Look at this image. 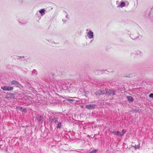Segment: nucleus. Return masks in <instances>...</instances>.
I'll use <instances>...</instances> for the list:
<instances>
[{
	"label": "nucleus",
	"instance_id": "21",
	"mask_svg": "<svg viewBox=\"0 0 153 153\" xmlns=\"http://www.w3.org/2000/svg\"><path fill=\"white\" fill-rule=\"evenodd\" d=\"M67 20V19H66L65 18L63 19H62V21L63 22H65Z\"/></svg>",
	"mask_w": 153,
	"mask_h": 153
},
{
	"label": "nucleus",
	"instance_id": "10",
	"mask_svg": "<svg viewBox=\"0 0 153 153\" xmlns=\"http://www.w3.org/2000/svg\"><path fill=\"white\" fill-rule=\"evenodd\" d=\"M127 98L128 100L130 101L131 102H132L133 101V98L130 96H128L127 97Z\"/></svg>",
	"mask_w": 153,
	"mask_h": 153
},
{
	"label": "nucleus",
	"instance_id": "22",
	"mask_svg": "<svg viewBox=\"0 0 153 153\" xmlns=\"http://www.w3.org/2000/svg\"><path fill=\"white\" fill-rule=\"evenodd\" d=\"M20 58L21 59V58H24V56H19Z\"/></svg>",
	"mask_w": 153,
	"mask_h": 153
},
{
	"label": "nucleus",
	"instance_id": "19",
	"mask_svg": "<svg viewBox=\"0 0 153 153\" xmlns=\"http://www.w3.org/2000/svg\"><path fill=\"white\" fill-rule=\"evenodd\" d=\"M36 71L35 70H33L32 71V73L33 74H36Z\"/></svg>",
	"mask_w": 153,
	"mask_h": 153
},
{
	"label": "nucleus",
	"instance_id": "3",
	"mask_svg": "<svg viewBox=\"0 0 153 153\" xmlns=\"http://www.w3.org/2000/svg\"><path fill=\"white\" fill-rule=\"evenodd\" d=\"M115 91L114 90H108V89L107 90V93H106V94L108 96H113L116 94Z\"/></svg>",
	"mask_w": 153,
	"mask_h": 153
},
{
	"label": "nucleus",
	"instance_id": "11",
	"mask_svg": "<svg viewBox=\"0 0 153 153\" xmlns=\"http://www.w3.org/2000/svg\"><path fill=\"white\" fill-rule=\"evenodd\" d=\"M11 83L12 84L15 85H19L17 81L14 80L12 81H11Z\"/></svg>",
	"mask_w": 153,
	"mask_h": 153
},
{
	"label": "nucleus",
	"instance_id": "15",
	"mask_svg": "<svg viewBox=\"0 0 153 153\" xmlns=\"http://www.w3.org/2000/svg\"><path fill=\"white\" fill-rule=\"evenodd\" d=\"M20 110L22 112H26L27 111V110L25 109L22 108H21Z\"/></svg>",
	"mask_w": 153,
	"mask_h": 153
},
{
	"label": "nucleus",
	"instance_id": "5",
	"mask_svg": "<svg viewBox=\"0 0 153 153\" xmlns=\"http://www.w3.org/2000/svg\"><path fill=\"white\" fill-rule=\"evenodd\" d=\"M49 121L51 123H57L58 122L57 119L55 117H50L49 119Z\"/></svg>",
	"mask_w": 153,
	"mask_h": 153
},
{
	"label": "nucleus",
	"instance_id": "8",
	"mask_svg": "<svg viewBox=\"0 0 153 153\" xmlns=\"http://www.w3.org/2000/svg\"><path fill=\"white\" fill-rule=\"evenodd\" d=\"M45 11L46 10L45 9H41L39 10V12L41 14V15L42 16L45 14Z\"/></svg>",
	"mask_w": 153,
	"mask_h": 153
},
{
	"label": "nucleus",
	"instance_id": "7",
	"mask_svg": "<svg viewBox=\"0 0 153 153\" xmlns=\"http://www.w3.org/2000/svg\"><path fill=\"white\" fill-rule=\"evenodd\" d=\"M134 53L135 54V55L136 56H140L142 55V52L139 51H135V52L134 53H132L131 54H134Z\"/></svg>",
	"mask_w": 153,
	"mask_h": 153
},
{
	"label": "nucleus",
	"instance_id": "2",
	"mask_svg": "<svg viewBox=\"0 0 153 153\" xmlns=\"http://www.w3.org/2000/svg\"><path fill=\"white\" fill-rule=\"evenodd\" d=\"M1 88L4 91H11L13 89V87L8 86H1Z\"/></svg>",
	"mask_w": 153,
	"mask_h": 153
},
{
	"label": "nucleus",
	"instance_id": "14",
	"mask_svg": "<svg viewBox=\"0 0 153 153\" xmlns=\"http://www.w3.org/2000/svg\"><path fill=\"white\" fill-rule=\"evenodd\" d=\"M120 7H123L125 6V3L124 2H122L120 4Z\"/></svg>",
	"mask_w": 153,
	"mask_h": 153
},
{
	"label": "nucleus",
	"instance_id": "24",
	"mask_svg": "<svg viewBox=\"0 0 153 153\" xmlns=\"http://www.w3.org/2000/svg\"><path fill=\"white\" fill-rule=\"evenodd\" d=\"M139 146H138V147H137V146H135V147L136 148V149H138V148H139Z\"/></svg>",
	"mask_w": 153,
	"mask_h": 153
},
{
	"label": "nucleus",
	"instance_id": "20",
	"mask_svg": "<svg viewBox=\"0 0 153 153\" xmlns=\"http://www.w3.org/2000/svg\"><path fill=\"white\" fill-rule=\"evenodd\" d=\"M149 96L151 98H153V93H151L150 94Z\"/></svg>",
	"mask_w": 153,
	"mask_h": 153
},
{
	"label": "nucleus",
	"instance_id": "6",
	"mask_svg": "<svg viewBox=\"0 0 153 153\" xmlns=\"http://www.w3.org/2000/svg\"><path fill=\"white\" fill-rule=\"evenodd\" d=\"M87 35L88 38L90 39H92L94 37L93 33L91 31H89L87 33Z\"/></svg>",
	"mask_w": 153,
	"mask_h": 153
},
{
	"label": "nucleus",
	"instance_id": "1",
	"mask_svg": "<svg viewBox=\"0 0 153 153\" xmlns=\"http://www.w3.org/2000/svg\"><path fill=\"white\" fill-rule=\"evenodd\" d=\"M107 90L108 89H106L104 88L101 90H99L95 93V94L96 95L97 94L100 95L104 94H106Z\"/></svg>",
	"mask_w": 153,
	"mask_h": 153
},
{
	"label": "nucleus",
	"instance_id": "9",
	"mask_svg": "<svg viewBox=\"0 0 153 153\" xmlns=\"http://www.w3.org/2000/svg\"><path fill=\"white\" fill-rule=\"evenodd\" d=\"M112 133H113L114 134L117 135H119L120 136V132L117 131H113L111 132Z\"/></svg>",
	"mask_w": 153,
	"mask_h": 153
},
{
	"label": "nucleus",
	"instance_id": "12",
	"mask_svg": "<svg viewBox=\"0 0 153 153\" xmlns=\"http://www.w3.org/2000/svg\"><path fill=\"white\" fill-rule=\"evenodd\" d=\"M37 119L38 121H39L42 122V121H43V120L42 119V117H41V116L38 117H37Z\"/></svg>",
	"mask_w": 153,
	"mask_h": 153
},
{
	"label": "nucleus",
	"instance_id": "23",
	"mask_svg": "<svg viewBox=\"0 0 153 153\" xmlns=\"http://www.w3.org/2000/svg\"><path fill=\"white\" fill-rule=\"evenodd\" d=\"M65 18L67 19V20H68V15H66V16Z\"/></svg>",
	"mask_w": 153,
	"mask_h": 153
},
{
	"label": "nucleus",
	"instance_id": "13",
	"mask_svg": "<svg viewBox=\"0 0 153 153\" xmlns=\"http://www.w3.org/2000/svg\"><path fill=\"white\" fill-rule=\"evenodd\" d=\"M97 150L96 149H94V150L89 152H88V153H96V152L97 151Z\"/></svg>",
	"mask_w": 153,
	"mask_h": 153
},
{
	"label": "nucleus",
	"instance_id": "16",
	"mask_svg": "<svg viewBox=\"0 0 153 153\" xmlns=\"http://www.w3.org/2000/svg\"><path fill=\"white\" fill-rule=\"evenodd\" d=\"M126 131L124 129H123L122 131V133L120 132V136H123L126 132Z\"/></svg>",
	"mask_w": 153,
	"mask_h": 153
},
{
	"label": "nucleus",
	"instance_id": "18",
	"mask_svg": "<svg viewBox=\"0 0 153 153\" xmlns=\"http://www.w3.org/2000/svg\"><path fill=\"white\" fill-rule=\"evenodd\" d=\"M66 100L68 101L71 102H72L74 101L72 99H66Z\"/></svg>",
	"mask_w": 153,
	"mask_h": 153
},
{
	"label": "nucleus",
	"instance_id": "17",
	"mask_svg": "<svg viewBox=\"0 0 153 153\" xmlns=\"http://www.w3.org/2000/svg\"><path fill=\"white\" fill-rule=\"evenodd\" d=\"M61 123L60 122L59 123H58L57 126V128H60L61 127Z\"/></svg>",
	"mask_w": 153,
	"mask_h": 153
},
{
	"label": "nucleus",
	"instance_id": "4",
	"mask_svg": "<svg viewBox=\"0 0 153 153\" xmlns=\"http://www.w3.org/2000/svg\"><path fill=\"white\" fill-rule=\"evenodd\" d=\"M95 106L96 105L93 104L87 105L85 106V108L88 109H94L95 108Z\"/></svg>",
	"mask_w": 153,
	"mask_h": 153
},
{
	"label": "nucleus",
	"instance_id": "25",
	"mask_svg": "<svg viewBox=\"0 0 153 153\" xmlns=\"http://www.w3.org/2000/svg\"><path fill=\"white\" fill-rule=\"evenodd\" d=\"M81 107H82H82H83V105H82V106H81Z\"/></svg>",
	"mask_w": 153,
	"mask_h": 153
}]
</instances>
